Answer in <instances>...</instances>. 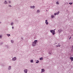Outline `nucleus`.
I'll list each match as a JSON object with an SVG mask.
<instances>
[{"instance_id":"17","label":"nucleus","mask_w":73,"mask_h":73,"mask_svg":"<svg viewBox=\"0 0 73 73\" xmlns=\"http://www.w3.org/2000/svg\"><path fill=\"white\" fill-rule=\"evenodd\" d=\"M4 3H5V4H7V1H5Z\"/></svg>"},{"instance_id":"25","label":"nucleus","mask_w":73,"mask_h":73,"mask_svg":"<svg viewBox=\"0 0 73 73\" xmlns=\"http://www.w3.org/2000/svg\"><path fill=\"white\" fill-rule=\"evenodd\" d=\"M1 37H2L1 36H0V38H1Z\"/></svg>"},{"instance_id":"1","label":"nucleus","mask_w":73,"mask_h":73,"mask_svg":"<svg viewBox=\"0 0 73 73\" xmlns=\"http://www.w3.org/2000/svg\"><path fill=\"white\" fill-rule=\"evenodd\" d=\"M37 40H34V42H33V44H37Z\"/></svg>"},{"instance_id":"31","label":"nucleus","mask_w":73,"mask_h":73,"mask_svg":"<svg viewBox=\"0 0 73 73\" xmlns=\"http://www.w3.org/2000/svg\"><path fill=\"white\" fill-rule=\"evenodd\" d=\"M55 30H56V29H54V31Z\"/></svg>"},{"instance_id":"21","label":"nucleus","mask_w":73,"mask_h":73,"mask_svg":"<svg viewBox=\"0 0 73 73\" xmlns=\"http://www.w3.org/2000/svg\"><path fill=\"white\" fill-rule=\"evenodd\" d=\"M56 4H59V3H58V2H57L56 3Z\"/></svg>"},{"instance_id":"20","label":"nucleus","mask_w":73,"mask_h":73,"mask_svg":"<svg viewBox=\"0 0 73 73\" xmlns=\"http://www.w3.org/2000/svg\"><path fill=\"white\" fill-rule=\"evenodd\" d=\"M39 62V61L38 60H37L36 62V63H38Z\"/></svg>"},{"instance_id":"33","label":"nucleus","mask_w":73,"mask_h":73,"mask_svg":"<svg viewBox=\"0 0 73 73\" xmlns=\"http://www.w3.org/2000/svg\"><path fill=\"white\" fill-rule=\"evenodd\" d=\"M46 11H47V10H46Z\"/></svg>"},{"instance_id":"23","label":"nucleus","mask_w":73,"mask_h":73,"mask_svg":"<svg viewBox=\"0 0 73 73\" xmlns=\"http://www.w3.org/2000/svg\"><path fill=\"white\" fill-rule=\"evenodd\" d=\"M11 25H13V23H11Z\"/></svg>"},{"instance_id":"18","label":"nucleus","mask_w":73,"mask_h":73,"mask_svg":"<svg viewBox=\"0 0 73 73\" xmlns=\"http://www.w3.org/2000/svg\"><path fill=\"white\" fill-rule=\"evenodd\" d=\"M40 60H42V58H40Z\"/></svg>"},{"instance_id":"32","label":"nucleus","mask_w":73,"mask_h":73,"mask_svg":"<svg viewBox=\"0 0 73 73\" xmlns=\"http://www.w3.org/2000/svg\"><path fill=\"white\" fill-rule=\"evenodd\" d=\"M60 46V45L59 46Z\"/></svg>"},{"instance_id":"12","label":"nucleus","mask_w":73,"mask_h":73,"mask_svg":"<svg viewBox=\"0 0 73 73\" xmlns=\"http://www.w3.org/2000/svg\"><path fill=\"white\" fill-rule=\"evenodd\" d=\"M31 62H33V60H30Z\"/></svg>"},{"instance_id":"16","label":"nucleus","mask_w":73,"mask_h":73,"mask_svg":"<svg viewBox=\"0 0 73 73\" xmlns=\"http://www.w3.org/2000/svg\"><path fill=\"white\" fill-rule=\"evenodd\" d=\"M7 35L8 36H11V35L10 34H7Z\"/></svg>"},{"instance_id":"26","label":"nucleus","mask_w":73,"mask_h":73,"mask_svg":"<svg viewBox=\"0 0 73 73\" xmlns=\"http://www.w3.org/2000/svg\"><path fill=\"white\" fill-rule=\"evenodd\" d=\"M71 37H70V38H69V40H70V38H71Z\"/></svg>"},{"instance_id":"29","label":"nucleus","mask_w":73,"mask_h":73,"mask_svg":"<svg viewBox=\"0 0 73 73\" xmlns=\"http://www.w3.org/2000/svg\"><path fill=\"white\" fill-rule=\"evenodd\" d=\"M9 7H11V5H9Z\"/></svg>"},{"instance_id":"24","label":"nucleus","mask_w":73,"mask_h":73,"mask_svg":"<svg viewBox=\"0 0 73 73\" xmlns=\"http://www.w3.org/2000/svg\"><path fill=\"white\" fill-rule=\"evenodd\" d=\"M57 14L56 13H54V15H56Z\"/></svg>"},{"instance_id":"7","label":"nucleus","mask_w":73,"mask_h":73,"mask_svg":"<svg viewBox=\"0 0 73 73\" xmlns=\"http://www.w3.org/2000/svg\"><path fill=\"white\" fill-rule=\"evenodd\" d=\"M32 45L33 46H36V44L33 43Z\"/></svg>"},{"instance_id":"5","label":"nucleus","mask_w":73,"mask_h":73,"mask_svg":"<svg viewBox=\"0 0 73 73\" xmlns=\"http://www.w3.org/2000/svg\"><path fill=\"white\" fill-rule=\"evenodd\" d=\"M45 23L46 25H48V20H46L45 21Z\"/></svg>"},{"instance_id":"13","label":"nucleus","mask_w":73,"mask_h":73,"mask_svg":"<svg viewBox=\"0 0 73 73\" xmlns=\"http://www.w3.org/2000/svg\"><path fill=\"white\" fill-rule=\"evenodd\" d=\"M54 17V16L53 15H52L51 16V17H52V18H53V17Z\"/></svg>"},{"instance_id":"27","label":"nucleus","mask_w":73,"mask_h":73,"mask_svg":"<svg viewBox=\"0 0 73 73\" xmlns=\"http://www.w3.org/2000/svg\"><path fill=\"white\" fill-rule=\"evenodd\" d=\"M9 3H11V2L10 1H9Z\"/></svg>"},{"instance_id":"15","label":"nucleus","mask_w":73,"mask_h":73,"mask_svg":"<svg viewBox=\"0 0 73 73\" xmlns=\"http://www.w3.org/2000/svg\"><path fill=\"white\" fill-rule=\"evenodd\" d=\"M59 13H60V11H58V13H57L56 15H58Z\"/></svg>"},{"instance_id":"4","label":"nucleus","mask_w":73,"mask_h":73,"mask_svg":"<svg viewBox=\"0 0 73 73\" xmlns=\"http://www.w3.org/2000/svg\"><path fill=\"white\" fill-rule=\"evenodd\" d=\"M24 72H25V73H27V72H28V70L27 69L25 70H24Z\"/></svg>"},{"instance_id":"28","label":"nucleus","mask_w":73,"mask_h":73,"mask_svg":"<svg viewBox=\"0 0 73 73\" xmlns=\"http://www.w3.org/2000/svg\"><path fill=\"white\" fill-rule=\"evenodd\" d=\"M13 28H14L13 27H12V29H13Z\"/></svg>"},{"instance_id":"14","label":"nucleus","mask_w":73,"mask_h":73,"mask_svg":"<svg viewBox=\"0 0 73 73\" xmlns=\"http://www.w3.org/2000/svg\"><path fill=\"white\" fill-rule=\"evenodd\" d=\"M40 12V11H39V10H38L37 11V13H38V12Z\"/></svg>"},{"instance_id":"9","label":"nucleus","mask_w":73,"mask_h":73,"mask_svg":"<svg viewBox=\"0 0 73 73\" xmlns=\"http://www.w3.org/2000/svg\"><path fill=\"white\" fill-rule=\"evenodd\" d=\"M35 6H33L31 7V8H33V9L35 8Z\"/></svg>"},{"instance_id":"30","label":"nucleus","mask_w":73,"mask_h":73,"mask_svg":"<svg viewBox=\"0 0 73 73\" xmlns=\"http://www.w3.org/2000/svg\"><path fill=\"white\" fill-rule=\"evenodd\" d=\"M72 48H73V45L72 46Z\"/></svg>"},{"instance_id":"8","label":"nucleus","mask_w":73,"mask_h":73,"mask_svg":"<svg viewBox=\"0 0 73 73\" xmlns=\"http://www.w3.org/2000/svg\"><path fill=\"white\" fill-rule=\"evenodd\" d=\"M42 72H45V70L44 69H41Z\"/></svg>"},{"instance_id":"6","label":"nucleus","mask_w":73,"mask_h":73,"mask_svg":"<svg viewBox=\"0 0 73 73\" xmlns=\"http://www.w3.org/2000/svg\"><path fill=\"white\" fill-rule=\"evenodd\" d=\"M52 34L53 35H54L55 34V31H54V30L53 31Z\"/></svg>"},{"instance_id":"11","label":"nucleus","mask_w":73,"mask_h":73,"mask_svg":"<svg viewBox=\"0 0 73 73\" xmlns=\"http://www.w3.org/2000/svg\"><path fill=\"white\" fill-rule=\"evenodd\" d=\"M11 66H9L8 68L9 69H11Z\"/></svg>"},{"instance_id":"3","label":"nucleus","mask_w":73,"mask_h":73,"mask_svg":"<svg viewBox=\"0 0 73 73\" xmlns=\"http://www.w3.org/2000/svg\"><path fill=\"white\" fill-rule=\"evenodd\" d=\"M70 59L71 61H73V57H70Z\"/></svg>"},{"instance_id":"10","label":"nucleus","mask_w":73,"mask_h":73,"mask_svg":"<svg viewBox=\"0 0 73 73\" xmlns=\"http://www.w3.org/2000/svg\"><path fill=\"white\" fill-rule=\"evenodd\" d=\"M53 30H50V32H51V33H53Z\"/></svg>"},{"instance_id":"19","label":"nucleus","mask_w":73,"mask_h":73,"mask_svg":"<svg viewBox=\"0 0 73 73\" xmlns=\"http://www.w3.org/2000/svg\"><path fill=\"white\" fill-rule=\"evenodd\" d=\"M72 3H69V4H70V5H72Z\"/></svg>"},{"instance_id":"22","label":"nucleus","mask_w":73,"mask_h":73,"mask_svg":"<svg viewBox=\"0 0 73 73\" xmlns=\"http://www.w3.org/2000/svg\"><path fill=\"white\" fill-rule=\"evenodd\" d=\"M11 42H12V43H13V41L12 40L11 41Z\"/></svg>"},{"instance_id":"2","label":"nucleus","mask_w":73,"mask_h":73,"mask_svg":"<svg viewBox=\"0 0 73 73\" xmlns=\"http://www.w3.org/2000/svg\"><path fill=\"white\" fill-rule=\"evenodd\" d=\"M17 58H16V57H15L13 58L12 60L13 61H15L16 60V59Z\"/></svg>"}]
</instances>
